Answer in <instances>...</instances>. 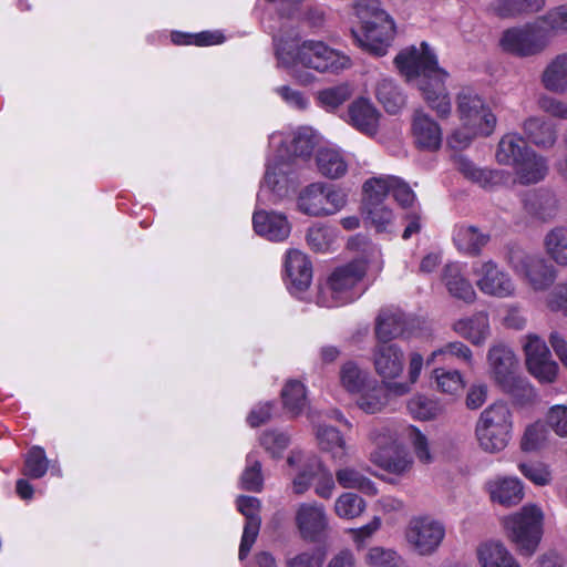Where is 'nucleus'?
Listing matches in <instances>:
<instances>
[{
  "instance_id": "1",
  "label": "nucleus",
  "mask_w": 567,
  "mask_h": 567,
  "mask_svg": "<svg viewBox=\"0 0 567 567\" xmlns=\"http://www.w3.org/2000/svg\"><path fill=\"white\" fill-rule=\"evenodd\" d=\"M315 145V134L307 127L289 133L276 132L269 136L270 154L266 163L264 182L257 195L259 205L276 204L295 188L299 167L297 158L308 157Z\"/></svg>"
},
{
  "instance_id": "2",
  "label": "nucleus",
  "mask_w": 567,
  "mask_h": 567,
  "mask_svg": "<svg viewBox=\"0 0 567 567\" xmlns=\"http://www.w3.org/2000/svg\"><path fill=\"white\" fill-rule=\"evenodd\" d=\"M394 63L408 81H416L424 100L440 117L451 114L452 104L444 85L449 74L439 65L435 53L426 42L402 50Z\"/></svg>"
},
{
  "instance_id": "3",
  "label": "nucleus",
  "mask_w": 567,
  "mask_h": 567,
  "mask_svg": "<svg viewBox=\"0 0 567 567\" xmlns=\"http://www.w3.org/2000/svg\"><path fill=\"white\" fill-rule=\"evenodd\" d=\"M274 42L278 65L286 69L289 75L302 85H308L315 80L312 73L302 69L336 73L351 64L349 56L322 41L305 40L299 43L274 37Z\"/></svg>"
},
{
  "instance_id": "4",
  "label": "nucleus",
  "mask_w": 567,
  "mask_h": 567,
  "mask_svg": "<svg viewBox=\"0 0 567 567\" xmlns=\"http://www.w3.org/2000/svg\"><path fill=\"white\" fill-rule=\"evenodd\" d=\"M365 255L338 267L320 286L317 303L320 307L334 308L357 300L363 292L361 281L368 270L379 272L382 269L381 251L375 245L367 244Z\"/></svg>"
},
{
  "instance_id": "5",
  "label": "nucleus",
  "mask_w": 567,
  "mask_h": 567,
  "mask_svg": "<svg viewBox=\"0 0 567 567\" xmlns=\"http://www.w3.org/2000/svg\"><path fill=\"white\" fill-rule=\"evenodd\" d=\"M457 113L462 126L447 140L452 148H465L476 136H488L495 130L496 116L476 93L463 91L457 95Z\"/></svg>"
},
{
  "instance_id": "6",
  "label": "nucleus",
  "mask_w": 567,
  "mask_h": 567,
  "mask_svg": "<svg viewBox=\"0 0 567 567\" xmlns=\"http://www.w3.org/2000/svg\"><path fill=\"white\" fill-rule=\"evenodd\" d=\"M506 536L517 551L530 557L535 554L544 533V513L535 504H526L502 520Z\"/></svg>"
},
{
  "instance_id": "7",
  "label": "nucleus",
  "mask_w": 567,
  "mask_h": 567,
  "mask_svg": "<svg viewBox=\"0 0 567 567\" xmlns=\"http://www.w3.org/2000/svg\"><path fill=\"white\" fill-rule=\"evenodd\" d=\"M287 465L296 472L292 489L297 495L306 493L315 481V492L321 498H330L336 484L332 473L312 454L292 450L287 457Z\"/></svg>"
},
{
  "instance_id": "8",
  "label": "nucleus",
  "mask_w": 567,
  "mask_h": 567,
  "mask_svg": "<svg viewBox=\"0 0 567 567\" xmlns=\"http://www.w3.org/2000/svg\"><path fill=\"white\" fill-rule=\"evenodd\" d=\"M506 261L534 291L549 289L558 276L557 269L540 254L528 251L515 244L507 247Z\"/></svg>"
},
{
  "instance_id": "9",
  "label": "nucleus",
  "mask_w": 567,
  "mask_h": 567,
  "mask_svg": "<svg viewBox=\"0 0 567 567\" xmlns=\"http://www.w3.org/2000/svg\"><path fill=\"white\" fill-rule=\"evenodd\" d=\"M513 416L505 403H494L480 415L475 434L480 446L488 453L503 451L512 439Z\"/></svg>"
},
{
  "instance_id": "10",
  "label": "nucleus",
  "mask_w": 567,
  "mask_h": 567,
  "mask_svg": "<svg viewBox=\"0 0 567 567\" xmlns=\"http://www.w3.org/2000/svg\"><path fill=\"white\" fill-rule=\"evenodd\" d=\"M347 203V195L332 185L312 183L298 196V209L308 216H329L341 210Z\"/></svg>"
},
{
  "instance_id": "11",
  "label": "nucleus",
  "mask_w": 567,
  "mask_h": 567,
  "mask_svg": "<svg viewBox=\"0 0 567 567\" xmlns=\"http://www.w3.org/2000/svg\"><path fill=\"white\" fill-rule=\"evenodd\" d=\"M444 524L427 515L413 516L404 528V539L420 556L433 555L445 538Z\"/></svg>"
},
{
  "instance_id": "12",
  "label": "nucleus",
  "mask_w": 567,
  "mask_h": 567,
  "mask_svg": "<svg viewBox=\"0 0 567 567\" xmlns=\"http://www.w3.org/2000/svg\"><path fill=\"white\" fill-rule=\"evenodd\" d=\"M550 42L539 18L520 27L507 29L501 39L502 48L519 56L542 52Z\"/></svg>"
},
{
  "instance_id": "13",
  "label": "nucleus",
  "mask_w": 567,
  "mask_h": 567,
  "mask_svg": "<svg viewBox=\"0 0 567 567\" xmlns=\"http://www.w3.org/2000/svg\"><path fill=\"white\" fill-rule=\"evenodd\" d=\"M352 35L362 50L383 56L394 40L395 23L388 13H379L375 21H369L359 30H352Z\"/></svg>"
},
{
  "instance_id": "14",
  "label": "nucleus",
  "mask_w": 567,
  "mask_h": 567,
  "mask_svg": "<svg viewBox=\"0 0 567 567\" xmlns=\"http://www.w3.org/2000/svg\"><path fill=\"white\" fill-rule=\"evenodd\" d=\"M475 282L480 291L499 299L516 295V285L512 276L494 260H480L472 267Z\"/></svg>"
},
{
  "instance_id": "15",
  "label": "nucleus",
  "mask_w": 567,
  "mask_h": 567,
  "mask_svg": "<svg viewBox=\"0 0 567 567\" xmlns=\"http://www.w3.org/2000/svg\"><path fill=\"white\" fill-rule=\"evenodd\" d=\"M528 372L539 382L551 383L556 380L558 364L551 359L545 340L536 333H528L520 340Z\"/></svg>"
},
{
  "instance_id": "16",
  "label": "nucleus",
  "mask_w": 567,
  "mask_h": 567,
  "mask_svg": "<svg viewBox=\"0 0 567 567\" xmlns=\"http://www.w3.org/2000/svg\"><path fill=\"white\" fill-rule=\"evenodd\" d=\"M372 364L375 373L386 382L395 380L404 369V351L396 343L378 341L372 349Z\"/></svg>"
},
{
  "instance_id": "17",
  "label": "nucleus",
  "mask_w": 567,
  "mask_h": 567,
  "mask_svg": "<svg viewBox=\"0 0 567 567\" xmlns=\"http://www.w3.org/2000/svg\"><path fill=\"white\" fill-rule=\"evenodd\" d=\"M486 358L491 377L497 385L508 383L509 379L518 373V359L512 348L503 342L493 343Z\"/></svg>"
},
{
  "instance_id": "18",
  "label": "nucleus",
  "mask_w": 567,
  "mask_h": 567,
  "mask_svg": "<svg viewBox=\"0 0 567 567\" xmlns=\"http://www.w3.org/2000/svg\"><path fill=\"white\" fill-rule=\"evenodd\" d=\"M296 526L305 540L317 542L328 526L323 506L317 503H301L296 511Z\"/></svg>"
},
{
  "instance_id": "19",
  "label": "nucleus",
  "mask_w": 567,
  "mask_h": 567,
  "mask_svg": "<svg viewBox=\"0 0 567 567\" xmlns=\"http://www.w3.org/2000/svg\"><path fill=\"white\" fill-rule=\"evenodd\" d=\"M285 270L291 293L307 290L312 280V266L307 255L298 249L286 254Z\"/></svg>"
},
{
  "instance_id": "20",
  "label": "nucleus",
  "mask_w": 567,
  "mask_h": 567,
  "mask_svg": "<svg viewBox=\"0 0 567 567\" xmlns=\"http://www.w3.org/2000/svg\"><path fill=\"white\" fill-rule=\"evenodd\" d=\"M347 123L360 133L374 136L379 130L380 112L365 97H359L348 106Z\"/></svg>"
},
{
  "instance_id": "21",
  "label": "nucleus",
  "mask_w": 567,
  "mask_h": 567,
  "mask_svg": "<svg viewBox=\"0 0 567 567\" xmlns=\"http://www.w3.org/2000/svg\"><path fill=\"white\" fill-rule=\"evenodd\" d=\"M252 227L257 235L270 241H282L291 231V225L284 214L261 209L255 210Z\"/></svg>"
},
{
  "instance_id": "22",
  "label": "nucleus",
  "mask_w": 567,
  "mask_h": 567,
  "mask_svg": "<svg viewBox=\"0 0 567 567\" xmlns=\"http://www.w3.org/2000/svg\"><path fill=\"white\" fill-rule=\"evenodd\" d=\"M412 136L414 144L425 151H437L442 144V130L429 114L416 110L412 117Z\"/></svg>"
},
{
  "instance_id": "23",
  "label": "nucleus",
  "mask_w": 567,
  "mask_h": 567,
  "mask_svg": "<svg viewBox=\"0 0 567 567\" xmlns=\"http://www.w3.org/2000/svg\"><path fill=\"white\" fill-rule=\"evenodd\" d=\"M452 330L474 346H483L491 337L489 317L486 311H477L470 317L455 320Z\"/></svg>"
},
{
  "instance_id": "24",
  "label": "nucleus",
  "mask_w": 567,
  "mask_h": 567,
  "mask_svg": "<svg viewBox=\"0 0 567 567\" xmlns=\"http://www.w3.org/2000/svg\"><path fill=\"white\" fill-rule=\"evenodd\" d=\"M442 281L453 298L466 303H473L476 300L477 295L465 276L464 266L460 262H450L444 266Z\"/></svg>"
},
{
  "instance_id": "25",
  "label": "nucleus",
  "mask_w": 567,
  "mask_h": 567,
  "mask_svg": "<svg viewBox=\"0 0 567 567\" xmlns=\"http://www.w3.org/2000/svg\"><path fill=\"white\" fill-rule=\"evenodd\" d=\"M491 499L503 506H514L524 497V487L517 477H495L486 483Z\"/></svg>"
},
{
  "instance_id": "26",
  "label": "nucleus",
  "mask_w": 567,
  "mask_h": 567,
  "mask_svg": "<svg viewBox=\"0 0 567 567\" xmlns=\"http://www.w3.org/2000/svg\"><path fill=\"white\" fill-rule=\"evenodd\" d=\"M480 567H522L508 548L499 540H486L476 547Z\"/></svg>"
},
{
  "instance_id": "27",
  "label": "nucleus",
  "mask_w": 567,
  "mask_h": 567,
  "mask_svg": "<svg viewBox=\"0 0 567 567\" xmlns=\"http://www.w3.org/2000/svg\"><path fill=\"white\" fill-rule=\"evenodd\" d=\"M457 169L467 179L478 184L484 188H492L505 184L508 181V173L502 169H484L477 167L468 158L460 156L456 159Z\"/></svg>"
},
{
  "instance_id": "28",
  "label": "nucleus",
  "mask_w": 567,
  "mask_h": 567,
  "mask_svg": "<svg viewBox=\"0 0 567 567\" xmlns=\"http://www.w3.org/2000/svg\"><path fill=\"white\" fill-rule=\"evenodd\" d=\"M316 437L321 451L330 454L333 462L344 461L351 452L341 432L330 425H319L316 430Z\"/></svg>"
},
{
  "instance_id": "29",
  "label": "nucleus",
  "mask_w": 567,
  "mask_h": 567,
  "mask_svg": "<svg viewBox=\"0 0 567 567\" xmlns=\"http://www.w3.org/2000/svg\"><path fill=\"white\" fill-rule=\"evenodd\" d=\"M357 406L368 414H375L388 405L386 385L372 378L355 395Z\"/></svg>"
},
{
  "instance_id": "30",
  "label": "nucleus",
  "mask_w": 567,
  "mask_h": 567,
  "mask_svg": "<svg viewBox=\"0 0 567 567\" xmlns=\"http://www.w3.org/2000/svg\"><path fill=\"white\" fill-rule=\"evenodd\" d=\"M533 150L517 133L505 134L497 146L496 159L502 165L515 167Z\"/></svg>"
},
{
  "instance_id": "31",
  "label": "nucleus",
  "mask_w": 567,
  "mask_h": 567,
  "mask_svg": "<svg viewBox=\"0 0 567 567\" xmlns=\"http://www.w3.org/2000/svg\"><path fill=\"white\" fill-rule=\"evenodd\" d=\"M518 182L523 185L536 184L543 181L548 173L547 158L534 150L514 167Z\"/></svg>"
},
{
  "instance_id": "32",
  "label": "nucleus",
  "mask_w": 567,
  "mask_h": 567,
  "mask_svg": "<svg viewBox=\"0 0 567 567\" xmlns=\"http://www.w3.org/2000/svg\"><path fill=\"white\" fill-rule=\"evenodd\" d=\"M523 131L528 141L540 148H550L557 140L556 127L543 117H528L523 123Z\"/></svg>"
},
{
  "instance_id": "33",
  "label": "nucleus",
  "mask_w": 567,
  "mask_h": 567,
  "mask_svg": "<svg viewBox=\"0 0 567 567\" xmlns=\"http://www.w3.org/2000/svg\"><path fill=\"white\" fill-rule=\"evenodd\" d=\"M543 86L553 93H567V52L556 55L542 73Z\"/></svg>"
},
{
  "instance_id": "34",
  "label": "nucleus",
  "mask_w": 567,
  "mask_h": 567,
  "mask_svg": "<svg viewBox=\"0 0 567 567\" xmlns=\"http://www.w3.org/2000/svg\"><path fill=\"white\" fill-rule=\"evenodd\" d=\"M318 171L328 178H340L348 171V159L344 154L334 147H322L316 154Z\"/></svg>"
},
{
  "instance_id": "35",
  "label": "nucleus",
  "mask_w": 567,
  "mask_h": 567,
  "mask_svg": "<svg viewBox=\"0 0 567 567\" xmlns=\"http://www.w3.org/2000/svg\"><path fill=\"white\" fill-rule=\"evenodd\" d=\"M546 6V0H495L491 10L499 18H517L539 12Z\"/></svg>"
},
{
  "instance_id": "36",
  "label": "nucleus",
  "mask_w": 567,
  "mask_h": 567,
  "mask_svg": "<svg viewBox=\"0 0 567 567\" xmlns=\"http://www.w3.org/2000/svg\"><path fill=\"white\" fill-rule=\"evenodd\" d=\"M370 460L384 471L396 475L409 472L413 464L411 455L406 451L400 449V445L386 453L372 452Z\"/></svg>"
},
{
  "instance_id": "37",
  "label": "nucleus",
  "mask_w": 567,
  "mask_h": 567,
  "mask_svg": "<svg viewBox=\"0 0 567 567\" xmlns=\"http://www.w3.org/2000/svg\"><path fill=\"white\" fill-rule=\"evenodd\" d=\"M405 323L402 313L391 310L381 311L375 322V337L378 341L391 342L395 338L403 337Z\"/></svg>"
},
{
  "instance_id": "38",
  "label": "nucleus",
  "mask_w": 567,
  "mask_h": 567,
  "mask_svg": "<svg viewBox=\"0 0 567 567\" xmlns=\"http://www.w3.org/2000/svg\"><path fill=\"white\" fill-rule=\"evenodd\" d=\"M488 240L489 236L474 226L460 225L453 233V241L457 249L470 255H478Z\"/></svg>"
},
{
  "instance_id": "39",
  "label": "nucleus",
  "mask_w": 567,
  "mask_h": 567,
  "mask_svg": "<svg viewBox=\"0 0 567 567\" xmlns=\"http://www.w3.org/2000/svg\"><path fill=\"white\" fill-rule=\"evenodd\" d=\"M371 380L370 373L355 361H346L340 367V385L351 395H355Z\"/></svg>"
},
{
  "instance_id": "40",
  "label": "nucleus",
  "mask_w": 567,
  "mask_h": 567,
  "mask_svg": "<svg viewBox=\"0 0 567 567\" xmlns=\"http://www.w3.org/2000/svg\"><path fill=\"white\" fill-rule=\"evenodd\" d=\"M405 424L388 423L374 426L370 432V440L375 445L373 452H389L400 445L401 427Z\"/></svg>"
},
{
  "instance_id": "41",
  "label": "nucleus",
  "mask_w": 567,
  "mask_h": 567,
  "mask_svg": "<svg viewBox=\"0 0 567 567\" xmlns=\"http://www.w3.org/2000/svg\"><path fill=\"white\" fill-rule=\"evenodd\" d=\"M396 176L380 175L367 179L363 184V206L383 204L388 194L392 192V184Z\"/></svg>"
},
{
  "instance_id": "42",
  "label": "nucleus",
  "mask_w": 567,
  "mask_h": 567,
  "mask_svg": "<svg viewBox=\"0 0 567 567\" xmlns=\"http://www.w3.org/2000/svg\"><path fill=\"white\" fill-rule=\"evenodd\" d=\"M547 256L558 266H567V227H555L544 237Z\"/></svg>"
},
{
  "instance_id": "43",
  "label": "nucleus",
  "mask_w": 567,
  "mask_h": 567,
  "mask_svg": "<svg viewBox=\"0 0 567 567\" xmlns=\"http://www.w3.org/2000/svg\"><path fill=\"white\" fill-rule=\"evenodd\" d=\"M336 480L338 484L346 489H359L367 495H375L378 492L374 483L352 466H344L337 470Z\"/></svg>"
},
{
  "instance_id": "44",
  "label": "nucleus",
  "mask_w": 567,
  "mask_h": 567,
  "mask_svg": "<svg viewBox=\"0 0 567 567\" xmlns=\"http://www.w3.org/2000/svg\"><path fill=\"white\" fill-rule=\"evenodd\" d=\"M375 95L385 111L391 114L398 113L405 103L403 93L390 79H382L378 82Z\"/></svg>"
},
{
  "instance_id": "45",
  "label": "nucleus",
  "mask_w": 567,
  "mask_h": 567,
  "mask_svg": "<svg viewBox=\"0 0 567 567\" xmlns=\"http://www.w3.org/2000/svg\"><path fill=\"white\" fill-rule=\"evenodd\" d=\"M449 358H455L470 367L473 365V352L461 341L449 342L442 348L434 350L429 355L426 363L432 364L439 360L446 361Z\"/></svg>"
},
{
  "instance_id": "46",
  "label": "nucleus",
  "mask_w": 567,
  "mask_h": 567,
  "mask_svg": "<svg viewBox=\"0 0 567 567\" xmlns=\"http://www.w3.org/2000/svg\"><path fill=\"white\" fill-rule=\"evenodd\" d=\"M352 95V87L348 83L326 87L317 93V101L320 107L333 112L348 101Z\"/></svg>"
},
{
  "instance_id": "47",
  "label": "nucleus",
  "mask_w": 567,
  "mask_h": 567,
  "mask_svg": "<svg viewBox=\"0 0 567 567\" xmlns=\"http://www.w3.org/2000/svg\"><path fill=\"white\" fill-rule=\"evenodd\" d=\"M401 435L412 446L419 462L430 464L433 461L429 440L417 427L406 424L401 427Z\"/></svg>"
},
{
  "instance_id": "48",
  "label": "nucleus",
  "mask_w": 567,
  "mask_h": 567,
  "mask_svg": "<svg viewBox=\"0 0 567 567\" xmlns=\"http://www.w3.org/2000/svg\"><path fill=\"white\" fill-rule=\"evenodd\" d=\"M285 409L293 416L299 415L307 406L305 385L296 380L286 383L281 391Z\"/></svg>"
},
{
  "instance_id": "49",
  "label": "nucleus",
  "mask_w": 567,
  "mask_h": 567,
  "mask_svg": "<svg viewBox=\"0 0 567 567\" xmlns=\"http://www.w3.org/2000/svg\"><path fill=\"white\" fill-rule=\"evenodd\" d=\"M337 238V230L333 227L316 224L311 226L306 236V240L311 250L317 252H327L331 249Z\"/></svg>"
},
{
  "instance_id": "50",
  "label": "nucleus",
  "mask_w": 567,
  "mask_h": 567,
  "mask_svg": "<svg viewBox=\"0 0 567 567\" xmlns=\"http://www.w3.org/2000/svg\"><path fill=\"white\" fill-rule=\"evenodd\" d=\"M364 564L369 567H401L403 558L398 550L382 546H372L364 554Z\"/></svg>"
},
{
  "instance_id": "51",
  "label": "nucleus",
  "mask_w": 567,
  "mask_h": 567,
  "mask_svg": "<svg viewBox=\"0 0 567 567\" xmlns=\"http://www.w3.org/2000/svg\"><path fill=\"white\" fill-rule=\"evenodd\" d=\"M365 220L378 233H390L394 225L393 212L383 203L378 205L364 206Z\"/></svg>"
},
{
  "instance_id": "52",
  "label": "nucleus",
  "mask_w": 567,
  "mask_h": 567,
  "mask_svg": "<svg viewBox=\"0 0 567 567\" xmlns=\"http://www.w3.org/2000/svg\"><path fill=\"white\" fill-rule=\"evenodd\" d=\"M408 409L413 417L422 421L435 419L443 412V406L437 400L425 395L413 396L409 401Z\"/></svg>"
},
{
  "instance_id": "53",
  "label": "nucleus",
  "mask_w": 567,
  "mask_h": 567,
  "mask_svg": "<svg viewBox=\"0 0 567 567\" xmlns=\"http://www.w3.org/2000/svg\"><path fill=\"white\" fill-rule=\"evenodd\" d=\"M436 389L449 395H457L464 389V380L460 371L437 368L433 370Z\"/></svg>"
},
{
  "instance_id": "54",
  "label": "nucleus",
  "mask_w": 567,
  "mask_h": 567,
  "mask_svg": "<svg viewBox=\"0 0 567 567\" xmlns=\"http://www.w3.org/2000/svg\"><path fill=\"white\" fill-rule=\"evenodd\" d=\"M538 18L549 39L556 34L567 33V3L556 6Z\"/></svg>"
},
{
  "instance_id": "55",
  "label": "nucleus",
  "mask_w": 567,
  "mask_h": 567,
  "mask_svg": "<svg viewBox=\"0 0 567 567\" xmlns=\"http://www.w3.org/2000/svg\"><path fill=\"white\" fill-rule=\"evenodd\" d=\"M499 386L519 404L532 402L536 398L533 385L519 373L511 378L508 383H503Z\"/></svg>"
},
{
  "instance_id": "56",
  "label": "nucleus",
  "mask_w": 567,
  "mask_h": 567,
  "mask_svg": "<svg viewBox=\"0 0 567 567\" xmlns=\"http://www.w3.org/2000/svg\"><path fill=\"white\" fill-rule=\"evenodd\" d=\"M48 468L49 460L44 450L40 446L31 447L24 458L23 474L30 478L37 480L43 477Z\"/></svg>"
},
{
  "instance_id": "57",
  "label": "nucleus",
  "mask_w": 567,
  "mask_h": 567,
  "mask_svg": "<svg viewBox=\"0 0 567 567\" xmlns=\"http://www.w3.org/2000/svg\"><path fill=\"white\" fill-rule=\"evenodd\" d=\"M246 468L240 477V486L243 489L251 492H260L264 486V477L261 474V463L255 454L247 455Z\"/></svg>"
},
{
  "instance_id": "58",
  "label": "nucleus",
  "mask_w": 567,
  "mask_h": 567,
  "mask_svg": "<svg viewBox=\"0 0 567 567\" xmlns=\"http://www.w3.org/2000/svg\"><path fill=\"white\" fill-rule=\"evenodd\" d=\"M225 37L218 31H203L195 34L174 32L172 34V41L178 45L195 44L198 47H206L223 43Z\"/></svg>"
},
{
  "instance_id": "59",
  "label": "nucleus",
  "mask_w": 567,
  "mask_h": 567,
  "mask_svg": "<svg viewBox=\"0 0 567 567\" xmlns=\"http://www.w3.org/2000/svg\"><path fill=\"white\" fill-rule=\"evenodd\" d=\"M259 442L271 457L279 458L290 444V435L284 431L269 430L261 434Z\"/></svg>"
},
{
  "instance_id": "60",
  "label": "nucleus",
  "mask_w": 567,
  "mask_h": 567,
  "mask_svg": "<svg viewBox=\"0 0 567 567\" xmlns=\"http://www.w3.org/2000/svg\"><path fill=\"white\" fill-rule=\"evenodd\" d=\"M365 508L363 498L353 493L340 495L334 504L336 514L341 518L352 519L360 516Z\"/></svg>"
},
{
  "instance_id": "61",
  "label": "nucleus",
  "mask_w": 567,
  "mask_h": 567,
  "mask_svg": "<svg viewBox=\"0 0 567 567\" xmlns=\"http://www.w3.org/2000/svg\"><path fill=\"white\" fill-rule=\"evenodd\" d=\"M527 205H530L532 213L543 220L553 218L558 207L556 197L548 192L535 193Z\"/></svg>"
},
{
  "instance_id": "62",
  "label": "nucleus",
  "mask_w": 567,
  "mask_h": 567,
  "mask_svg": "<svg viewBox=\"0 0 567 567\" xmlns=\"http://www.w3.org/2000/svg\"><path fill=\"white\" fill-rule=\"evenodd\" d=\"M547 424L543 422H535L529 425L522 439L520 446L525 452H533L542 449L548 440Z\"/></svg>"
},
{
  "instance_id": "63",
  "label": "nucleus",
  "mask_w": 567,
  "mask_h": 567,
  "mask_svg": "<svg viewBox=\"0 0 567 567\" xmlns=\"http://www.w3.org/2000/svg\"><path fill=\"white\" fill-rule=\"evenodd\" d=\"M519 472L532 483L546 486L551 482V472L548 465L542 462H527L518 464Z\"/></svg>"
},
{
  "instance_id": "64",
  "label": "nucleus",
  "mask_w": 567,
  "mask_h": 567,
  "mask_svg": "<svg viewBox=\"0 0 567 567\" xmlns=\"http://www.w3.org/2000/svg\"><path fill=\"white\" fill-rule=\"evenodd\" d=\"M544 300L548 310L567 316V281L557 284Z\"/></svg>"
}]
</instances>
